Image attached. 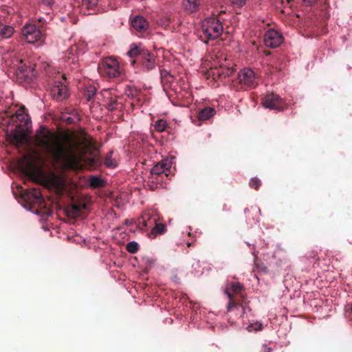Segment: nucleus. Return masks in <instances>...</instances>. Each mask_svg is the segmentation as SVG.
I'll return each mask as SVG.
<instances>
[{
	"instance_id": "obj_1",
	"label": "nucleus",
	"mask_w": 352,
	"mask_h": 352,
	"mask_svg": "<svg viewBox=\"0 0 352 352\" xmlns=\"http://www.w3.org/2000/svg\"><path fill=\"white\" fill-rule=\"evenodd\" d=\"M34 145L49 155L53 162L65 169H78L82 164L88 168H96L101 164L100 157H85L78 153L80 144L65 135L62 141L60 135L41 126L34 136Z\"/></svg>"
},
{
	"instance_id": "obj_2",
	"label": "nucleus",
	"mask_w": 352,
	"mask_h": 352,
	"mask_svg": "<svg viewBox=\"0 0 352 352\" xmlns=\"http://www.w3.org/2000/svg\"><path fill=\"white\" fill-rule=\"evenodd\" d=\"M127 55L133 58L131 64H139L144 72H149L155 69L157 63L155 54L151 53L142 45L132 44L131 49L127 52Z\"/></svg>"
},
{
	"instance_id": "obj_3",
	"label": "nucleus",
	"mask_w": 352,
	"mask_h": 352,
	"mask_svg": "<svg viewBox=\"0 0 352 352\" xmlns=\"http://www.w3.org/2000/svg\"><path fill=\"white\" fill-rule=\"evenodd\" d=\"M32 164L25 168V174L30 177H36L38 174H42V184L50 189H53L56 193L60 195L63 192L65 188V181L64 178L55 173H51L48 175L43 174V170L38 168H32Z\"/></svg>"
},
{
	"instance_id": "obj_4",
	"label": "nucleus",
	"mask_w": 352,
	"mask_h": 352,
	"mask_svg": "<svg viewBox=\"0 0 352 352\" xmlns=\"http://www.w3.org/2000/svg\"><path fill=\"white\" fill-rule=\"evenodd\" d=\"M200 38L206 43L218 38L223 32V25L218 17L206 19L201 25Z\"/></svg>"
},
{
	"instance_id": "obj_5",
	"label": "nucleus",
	"mask_w": 352,
	"mask_h": 352,
	"mask_svg": "<svg viewBox=\"0 0 352 352\" xmlns=\"http://www.w3.org/2000/svg\"><path fill=\"white\" fill-rule=\"evenodd\" d=\"M243 285L239 282H232L227 285L225 294L229 298V301L227 305L228 312H232L235 309L239 310V307H241L242 310L243 311L244 308L242 304L240 303L239 301L234 297L235 295H239L241 298L243 299L245 298V295L243 294Z\"/></svg>"
},
{
	"instance_id": "obj_6",
	"label": "nucleus",
	"mask_w": 352,
	"mask_h": 352,
	"mask_svg": "<svg viewBox=\"0 0 352 352\" xmlns=\"http://www.w3.org/2000/svg\"><path fill=\"white\" fill-rule=\"evenodd\" d=\"M170 162L168 159L163 160L155 164L151 169L150 176L148 177L149 182L156 185L162 186L170 174Z\"/></svg>"
},
{
	"instance_id": "obj_7",
	"label": "nucleus",
	"mask_w": 352,
	"mask_h": 352,
	"mask_svg": "<svg viewBox=\"0 0 352 352\" xmlns=\"http://www.w3.org/2000/svg\"><path fill=\"white\" fill-rule=\"evenodd\" d=\"M138 227L141 229L146 228H151L153 225L155 226L152 228L151 231L148 234V237L153 239L157 235L162 234L166 232V226L164 223H157L156 217H151L148 213L144 214L138 219Z\"/></svg>"
},
{
	"instance_id": "obj_8",
	"label": "nucleus",
	"mask_w": 352,
	"mask_h": 352,
	"mask_svg": "<svg viewBox=\"0 0 352 352\" xmlns=\"http://www.w3.org/2000/svg\"><path fill=\"white\" fill-rule=\"evenodd\" d=\"M21 38L30 44L41 45L44 43L45 34L34 24H26L21 29Z\"/></svg>"
},
{
	"instance_id": "obj_9",
	"label": "nucleus",
	"mask_w": 352,
	"mask_h": 352,
	"mask_svg": "<svg viewBox=\"0 0 352 352\" xmlns=\"http://www.w3.org/2000/svg\"><path fill=\"white\" fill-rule=\"evenodd\" d=\"M98 70L101 75L109 78H117L122 72L118 60L112 57L104 58L102 63L98 66Z\"/></svg>"
},
{
	"instance_id": "obj_10",
	"label": "nucleus",
	"mask_w": 352,
	"mask_h": 352,
	"mask_svg": "<svg viewBox=\"0 0 352 352\" xmlns=\"http://www.w3.org/2000/svg\"><path fill=\"white\" fill-rule=\"evenodd\" d=\"M237 82L241 87H236V89H242L243 87L254 88L258 85L257 78L253 70L249 68L241 69L236 79Z\"/></svg>"
},
{
	"instance_id": "obj_11",
	"label": "nucleus",
	"mask_w": 352,
	"mask_h": 352,
	"mask_svg": "<svg viewBox=\"0 0 352 352\" xmlns=\"http://www.w3.org/2000/svg\"><path fill=\"white\" fill-rule=\"evenodd\" d=\"M262 104L270 109L283 110L284 102L283 99L274 93L267 94L262 98Z\"/></svg>"
},
{
	"instance_id": "obj_12",
	"label": "nucleus",
	"mask_w": 352,
	"mask_h": 352,
	"mask_svg": "<svg viewBox=\"0 0 352 352\" xmlns=\"http://www.w3.org/2000/svg\"><path fill=\"white\" fill-rule=\"evenodd\" d=\"M283 36L276 30L270 29L264 34L263 41L267 47L276 48L283 43Z\"/></svg>"
},
{
	"instance_id": "obj_13",
	"label": "nucleus",
	"mask_w": 352,
	"mask_h": 352,
	"mask_svg": "<svg viewBox=\"0 0 352 352\" xmlns=\"http://www.w3.org/2000/svg\"><path fill=\"white\" fill-rule=\"evenodd\" d=\"M87 207V204L84 199H76L74 200L70 207L67 208L68 215L76 218L80 216L82 214L83 210H85Z\"/></svg>"
},
{
	"instance_id": "obj_14",
	"label": "nucleus",
	"mask_w": 352,
	"mask_h": 352,
	"mask_svg": "<svg viewBox=\"0 0 352 352\" xmlns=\"http://www.w3.org/2000/svg\"><path fill=\"white\" fill-rule=\"evenodd\" d=\"M51 94L56 100L60 101L68 96V89L62 82L55 81L52 88Z\"/></svg>"
},
{
	"instance_id": "obj_15",
	"label": "nucleus",
	"mask_w": 352,
	"mask_h": 352,
	"mask_svg": "<svg viewBox=\"0 0 352 352\" xmlns=\"http://www.w3.org/2000/svg\"><path fill=\"white\" fill-rule=\"evenodd\" d=\"M234 72L232 67L220 65L219 67L211 69L210 74L214 80H222L230 76Z\"/></svg>"
},
{
	"instance_id": "obj_16",
	"label": "nucleus",
	"mask_w": 352,
	"mask_h": 352,
	"mask_svg": "<svg viewBox=\"0 0 352 352\" xmlns=\"http://www.w3.org/2000/svg\"><path fill=\"white\" fill-rule=\"evenodd\" d=\"M99 11L98 0H82L80 12L84 15L97 14Z\"/></svg>"
},
{
	"instance_id": "obj_17",
	"label": "nucleus",
	"mask_w": 352,
	"mask_h": 352,
	"mask_svg": "<svg viewBox=\"0 0 352 352\" xmlns=\"http://www.w3.org/2000/svg\"><path fill=\"white\" fill-rule=\"evenodd\" d=\"M131 26L137 31L144 32L147 29L148 23L144 17L137 16L131 20Z\"/></svg>"
},
{
	"instance_id": "obj_18",
	"label": "nucleus",
	"mask_w": 352,
	"mask_h": 352,
	"mask_svg": "<svg viewBox=\"0 0 352 352\" xmlns=\"http://www.w3.org/2000/svg\"><path fill=\"white\" fill-rule=\"evenodd\" d=\"M184 8L189 13L197 12L201 5V0H184Z\"/></svg>"
},
{
	"instance_id": "obj_19",
	"label": "nucleus",
	"mask_w": 352,
	"mask_h": 352,
	"mask_svg": "<svg viewBox=\"0 0 352 352\" xmlns=\"http://www.w3.org/2000/svg\"><path fill=\"white\" fill-rule=\"evenodd\" d=\"M215 109L212 107H206L199 111L198 118L199 120H207L215 114Z\"/></svg>"
},
{
	"instance_id": "obj_20",
	"label": "nucleus",
	"mask_w": 352,
	"mask_h": 352,
	"mask_svg": "<svg viewBox=\"0 0 352 352\" xmlns=\"http://www.w3.org/2000/svg\"><path fill=\"white\" fill-rule=\"evenodd\" d=\"M114 152L111 151L108 152L104 159V164L107 168H115L118 165V162L115 157H113Z\"/></svg>"
},
{
	"instance_id": "obj_21",
	"label": "nucleus",
	"mask_w": 352,
	"mask_h": 352,
	"mask_svg": "<svg viewBox=\"0 0 352 352\" xmlns=\"http://www.w3.org/2000/svg\"><path fill=\"white\" fill-rule=\"evenodd\" d=\"M14 33L13 27L8 25H4L0 23V36L3 38H8Z\"/></svg>"
},
{
	"instance_id": "obj_22",
	"label": "nucleus",
	"mask_w": 352,
	"mask_h": 352,
	"mask_svg": "<svg viewBox=\"0 0 352 352\" xmlns=\"http://www.w3.org/2000/svg\"><path fill=\"white\" fill-rule=\"evenodd\" d=\"M118 96L114 94L109 99L106 100L104 102V105L109 110L113 111L118 108Z\"/></svg>"
},
{
	"instance_id": "obj_23",
	"label": "nucleus",
	"mask_w": 352,
	"mask_h": 352,
	"mask_svg": "<svg viewBox=\"0 0 352 352\" xmlns=\"http://www.w3.org/2000/svg\"><path fill=\"white\" fill-rule=\"evenodd\" d=\"M160 75L162 82L164 85L171 83L174 79L173 76L171 75L170 72L166 69L161 70Z\"/></svg>"
},
{
	"instance_id": "obj_24",
	"label": "nucleus",
	"mask_w": 352,
	"mask_h": 352,
	"mask_svg": "<svg viewBox=\"0 0 352 352\" xmlns=\"http://www.w3.org/2000/svg\"><path fill=\"white\" fill-rule=\"evenodd\" d=\"M31 197L33 199V201L36 204H41L43 201L41 192L39 189L33 188L30 192Z\"/></svg>"
},
{
	"instance_id": "obj_25",
	"label": "nucleus",
	"mask_w": 352,
	"mask_h": 352,
	"mask_svg": "<svg viewBox=\"0 0 352 352\" xmlns=\"http://www.w3.org/2000/svg\"><path fill=\"white\" fill-rule=\"evenodd\" d=\"M90 186L93 188H100L104 186V182L97 176H91L89 178Z\"/></svg>"
},
{
	"instance_id": "obj_26",
	"label": "nucleus",
	"mask_w": 352,
	"mask_h": 352,
	"mask_svg": "<svg viewBox=\"0 0 352 352\" xmlns=\"http://www.w3.org/2000/svg\"><path fill=\"white\" fill-rule=\"evenodd\" d=\"M96 94V88L94 86H87L86 87L85 95L88 100H91Z\"/></svg>"
},
{
	"instance_id": "obj_27",
	"label": "nucleus",
	"mask_w": 352,
	"mask_h": 352,
	"mask_svg": "<svg viewBox=\"0 0 352 352\" xmlns=\"http://www.w3.org/2000/svg\"><path fill=\"white\" fill-rule=\"evenodd\" d=\"M139 245L135 241H131L126 244V250L131 254L136 253L139 250Z\"/></svg>"
},
{
	"instance_id": "obj_28",
	"label": "nucleus",
	"mask_w": 352,
	"mask_h": 352,
	"mask_svg": "<svg viewBox=\"0 0 352 352\" xmlns=\"http://www.w3.org/2000/svg\"><path fill=\"white\" fill-rule=\"evenodd\" d=\"M166 122L164 120H158L154 124L155 129L158 132H163L166 128Z\"/></svg>"
},
{
	"instance_id": "obj_29",
	"label": "nucleus",
	"mask_w": 352,
	"mask_h": 352,
	"mask_svg": "<svg viewBox=\"0 0 352 352\" xmlns=\"http://www.w3.org/2000/svg\"><path fill=\"white\" fill-rule=\"evenodd\" d=\"M249 185L251 188L257 190L261 186V182L258 178L253 177L250 179Z\"/></svg>"
},
{
	"instance_id": "obj_30",
	"label": "nucleus",
	"mask_w": 352,
	"mask_h": 352,
	"mask_svg": "<svg viewBox=\"0 0 352 352\" xmlns=\"http://www.w3.org/2000/svg\"><path fill=\"white\" fill-rule=\"evenodd\" d=\"M115 94V91L111 89H103L101 91V95L103 98V102L109 99L111 96H113Z\"/></svg>"
},
{
	"instance_id": "obj_31",
	"label": "nucleus",
	"mask_w": 352,
	"mask_h": 352,
	"mask_svg": "<svg viewBox=\"0 0 352 352\" xmlns=\"http://www.w3.org/2000/svg\"><path fill=\"white\" fill-rule=\"evenodd\" d=\"M345 316L352 321V303H349L345 307Z\"/></svg>"
},
{
	"instance_id": "obj_32",
	"label": "nucleus",
	"mask_w": 352,
	"mask_h": 352,
	"mask_svg": "<svg viewBox=\"0 0 352 352\" xmlns=\"http://www.w3.org/2000/svg\"><path fill=\"white\" fill-rule=\"evenodd\" d=\"M230 1L234 6L238 7V8H241L245 5L246 0H230Z\"/></svg>"
},
{
	"instance_id": "obj_33",
	"label": "nucleus",
	"mask_w": 352,
	"mask_h": 352,
	"mask_svg": "<svg viewBox=\"0 0 352 352\" xmlns=\"http://www.w3.org/2000/svg\"><path fill=\"white\" fill-rule=\"evenodd\" d=\"M272 349L270 346H267V344H264L261 346L259 352H272Z\"/></svg>"
},
{
	"instance_id": "obj_34",
	"label": "nucleus",
	"mask_w": 352,
	"mask_h": 352,
	"mask_svg": "<svg viewBox=\"0 0 352 352\" xmlns=\"http://www.w3.org/2000/svg\"><path fill=\"white\" fill-rule=\"evenodd\" d=\"M40 3L45 6H51L53 3V0H38Z\"/></svg>"
},
{
	"instance_id": "obj_35",
	"label": "nucleus",
	"mask_w": 352,
	"mask_h": 352,
	"mask_svg": "<svg viewBox=\"0 0 352 352\" xmlns=\"http://www.w3.org/2000/svg\"><path fill=\"white\" fill-rule=\"evenodd\" d=\"M85 140L86 143L90 146H91L94 143L92 138H91L90 137L85 138Z\"/></svg>"
},
{
	"instance_id": "obj_36",
	"label": "nucleus",
	"mask_w": 352,
	"mask_h": 352,
	"mask_svg": "<svg viewBox=\"0 0 352 352\" xmlns=\"http://www.w3.org/2000/svg\"><path fill=\"white\" fill-rule=\"evenodd\" d=\"M304 2L307 3L308 5L311 6L315 4L318 0H303Z\"/></svg>"
},
{
	"instance_id": "obj_37",
	"label": "nucleus",
	"mask_w": 352,
	"mask_h": 352,
	"mask_svg": "<svg viewBox=\"0 0 352 352\" xmlns=\"http://www.w3.org/2000/svg\"><path fill=\"white\" fill-rule=\"evenodd\" d=\"M140 94V91L139 90H138V89L135 90V93L134 94L131 93L133 96H138Z\"/></svg>"
},
{
	"instance_id": "obj_38",
	"label": "nucleus",
	"mask_w": 352,
	"mask_h": 352,
	"mask_svg": "<svg viewBox=\"0 0 352 352\" xmlns=\"http://www.w3.org/2000/svg\"><path fill=\"white\" fill-rule=\"evenodd\" d=\"M251 210L254 211V212H260V209L257 207H251Z\"/></svg>"
},
{
	"instance_id": "obj_39",
	"label": "nucleus",
	"mask_w": 352,
	"mask_h": 352,
	"mask_svg": "<svg viewBox=\"0 0 352 352\" xmlns=\"http://www.w3.org/2000/svg\"><path fill=\"white\" fill-rule=\"evenodd\" d=\"M14 139L16 142H19L21 141V138L19 135H15Z\"/></svg>"
},
{
	"instance_id": "obj_40",
	"label": "nucleus",
	"mask_w": 352,
	"mask_h": 352,
	"mask_svg": "<svg viewBox=\"0 0 352 352\" xmlns=\"http://www.w3.org/2000/svg\"><path fill=\"white\" fill-rule=\"evenodd\" d=\"M16 116H17L18 119H19V120H23L24 118H23L24 116L23 114L17 113Z\"/></svg>"
},
{
	"instance_id": "obj_41",
	"label": "nucleus",
	"mask_w": 352,
	"mask_h": 352,
	"mask_svg": "<svg viewBox=\"0 0 352 352\" xmlns=\"http://www.w3.org/2000/svg\"><path fill=\"white\" fill-rule=\"evenodd\" d=\"M67 122H69V123H72V121H73V119H72V118H68L67 119Z\"/></svg>"
},
{
	"instance_id": "obj_42",
	"label": "nucleus",
	"mask_w": 352,
	"mask_h": 352,
	"mask_svg": "<svg viewBox=\"0 0 352 352\" xmlns=\"http://www.w3.org/2000/svg\"><path fill=\"white\" fill-rule=\"evenodd\" d=\"M223 13H225V11L224 10H221L220 11V12L218 14V15L219 16L220 14H223Z\"/></svg>"
},
{
	"instance_id": "obj_43",
	"label": "nucleus",
	"mask_w": 352,
	"mask_h": 352,
	"mask_svg": "<svg viewBox=\"0 0 352 352\" xmlns=\"http://www.w3.org/2000/svg\"><path fill=\"white\" fill-rule=\"evenodd\" d=\"M192 245V243H188L187 246L190 247Z\"/></svg>"
},
{
	"instance_id": "obj_44",
	"label": "nucleus",
	"mask_w": 352,
	"mask_h": 352,
	"mask_svg": "<svg viewBox=\"0 0 352 352\" xmlns=\"http://www.w3.org/2000/svg\"><path fill=\"white\" fill-rule=\"evenodd\" d=\"M248 211H249V209H248V208H245V209L244 210L245 213H246Z\"/></svg>"
},
{
	"instance_id": "obj_45",
	"label": "nucleus",
	"mask_w": 352,
	"mask_h": 352,
	"mask_svg": "<svg viewBox=\"0 0 352 352\" xmlns=\"http://www.w3.org/2000/svg\"><path fill=\"white\" fill-rule=\"evenodd\" d=\"M62 78H63L64 80L65 79V76H64V75H63V76H62Z\"/></svg>"
}]
</instances>
